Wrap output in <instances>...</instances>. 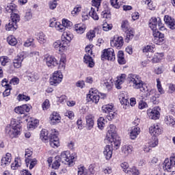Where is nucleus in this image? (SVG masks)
I'll return each instance as SVG.
<instances>
[{
	"label": "nucleus",
	"mask_w": 175,
	"mask_h": 175,
	"mask_svg": "<svg viewBox=\"0 0 175 175\" xmlns=\"http://www.w3.org/2000/svg\"><path fill=\"white\" fill-rule=\"evenodd\" d=\"M129 81L132 84L133 88L135 90H140L141 92H143L144 98H148L151 93L148 90L147 85L144 83V81L142 80L140 75L130 74L129 75Z\"/></svg>",
	"instance_id": "1"
},
{
	"label": "nucleus",
	"mask_w": 175,
	"mask_h": 175,
	"mask_svg": "<svg viewBox=\"0 0 175 175\" xmlns=\"http://www.w3.org/2000/svg\"><path fill=\"white\" fill-rule=\"evenodd\" d=\"M40 139L42 142L46 143L49 139V144L52 148H58L59 147V138H58V131H52L51 133L45 129L40 131Z\"/></svg>",
	"instance_id": "2"
},
{
	"label": "nucleus",
	"mask_w": 175,
	"mask_h": 175,
	"mask_svg": "<svg viewBox=\"0 0 175 175\" xmlns=\"http://www.w3.org/2000/svg\"><path fill=\"white\" fill-rule=\"evenodd\" d=\"M106 139L116 150L120 148L121 139H120V137L117 135V131H116V126L114 124L109 125V129L107 133Z\"/></svg>",
	"instance_id": "3"
},
{
	"label": "nucleus",
	"mask_w": 175,
	"mask_h": 175,
	"mask_svg": "<svg viewBox=\"0 0 175 175\" xmlns=\"http://www.w3.org/2000/svg\"><path fill=\"white\" fill-rule=\"evenodd\" d=\"M11 126L12 129H10L8 133V136L11 139H14V137H17L18 135L21 133V124L20 122L16 120V119H12L11 120Z\"/></svg>",
	"instance_id": "4"
},
{
	"label": "nucleus",
	"mask_w": 175,
	"mask_h": 175,
	"mask_svg": "<svg viewBox=\"0 0 175 175\" xmlns=\"http://www.w3.org/2000/svg\"><path fill=\"white\" fill-rule=\"evenodd\" d=\"M33 152L31 149H26L25 158V163L26 166L28 167L29 170H32L35 167V165L38 163V160L36 159H32V154Z\"/></svg>",
	"instance_id": "5"
},
{
	"label": "nucleus",
	"mask_w": 175,
	"mask_h": 175,
	"mask_svg": "<svg viewBox=\"0 0 175 175\" xmlns=\"http://www.w3.org/2000/svg\"><path fill=\"white\" fill-rule=\"evenodd\" d=\"M101 59L103 61L107 59V61L114 62V61H116V53H114V49H113V48L104 49L101 54Z\"/></svg>",
	"instance_id": "6"
},
{
	"label": "nucleus",
	"mask_w": 175,
	"mask_h": 175,
	"mask_svg": "<svg viewBox=\"0 0 175 175\" xmlns=\"http://www.w3.org/2000/svg\"><path fill=\"white\" fill-rule=\"evenodd\" d=\"M64 79V75H62V72L59 70L55 71L53 73L52 77L49 79V84L51 85H53L54 87H57L58 84H60V83L62 81V79Z\"/></svg>",
	"instance_id": "7"
},
{
	"label": "nucleus",
	"mask_w": 175,
	"mask_h": 175,
	"mask_svg": "<svg viewBox=\"0 0 175 175\" xmlns=\"http://www.w3.org/2000/svg\"><path fill=\"white\" fill-rule=\"evenodd\" d=\"M31 107H32L29 104H23L22 105L16 107L14 108V112L16 114L24 115L23 118L28 116L27 113L31 111Z\"/></svg>",
	"instance_id": "8"
},
{
	"label": "nucleus",
	"mask_w": 175,
	"mask_h": 175,
	"mask_svg": "<svg viewBox=\"0 0 175 175\" xmlns=\"http://www.w3.org/2000/svg\"><path fill=\"white\" fill-rule=\"evenodd\" d=\"M152 42L154 44H158L160 46L161 44H164L166 40H165V34L157 30V31H154L152 33Z\"/></svg>",
	"instance_id": "9"
},
{
	"label": "nucleus",
	"mask_w": 175,
	"mask_h": 175,
	"mask_svg": "<svg viewBox=\"0 0 175 175\" xmlns=\"http://www.w3.org/2000/svg\"><path fill=\"white\" fill-rule=\"evenodd\" d=\"M60 161H64L66 162L67 165L69 166H72L73 165V161H75V156L70 154V152L66 150L64 151L61 153L60 156Z\"/></svg>",
	"instance_id": "10"
},
{
	"label": "nucleus",
	"mask_w": 175,
	"mask_h": 175,
	"mask_svg": "<svg viewBox=\"0 0 175 175\" xmlns=\"http://www.w3.org/2000/svg\"><path fill=\"white\" fill-rule=\"evenodd\" d=\"M111 47H115L118 50H121L124 46V38L122 36H114L110 42Z\"/></svg>",
	"instance_id": "11"
},
{
	"label": "nucleus",
	"mask_w": 175,
	"mask_h": 175,
	"mask_svg": "<svg viewBox=\"0 0 175 175\" xmlns=\"http://www.w3.org/2000/svg\"><path fill=\"white\" fill-rule=\"evenodd\" d=\"M44 61L48 68H55V66H58V60L53 55L46 54L44 56Z\"/></svg>",
	"instance_id": "12"
},
{
	"label": "nucleus",
	"mask_w": 175,
	"mask_h": 175,
	"mask_svg": "<svg viewBox=\"0 0 175 175\" xmlns=\"http://www.w3.org/2000/svg\"><path fill=\"white\" fill-rule=\"evenodd\" d=\"M53 47L55 49V50H58L61 53H64L65 50L68 49V47H69V44L68 43V41H66L65 40L62 39L61 40H57L53 43Z\"/></svg>",
	"instance_id": "13"
},
{
	"label": "nucleus",
	"mask_w": 175,
	"mask_h": 175,
	"mask_svg": "<svg viewBox=\"0 0 175 175\" xmlns=\"http://www.w3.org/2000/svg\"><path fill=\"white\" fill-rule=\"evenodd\" d=\"M163 130H162V127L158 124V123L154 124L149 128V133L152 136H159V135H162Z\"/></svg>",
	"instance_id": "14"
},
{
	"label": "nucleus",
	"mask_w": 175,
	"mask_h": 175,
	"mask_svg": "<svg viewBox=\"0 0 175 175\" xmlns=\"http://www.w3.org/2000/svg\"><path fill=\"white\" fill-rule=\"evenodd\" d=\"M24 61V55L22 54L18 55L13 59L12 64L14 69H20L23 66V62Z\"/></svg>",
	"instance_id": "15"
},
{
	"label": "nucleus",
	"mask_w": 175,
	"mask_h": 175,
	"mask_svg": "<svg viewBox=\"0 0 175 175\" xmlns=\"http://www.w3.org/2000/svg\"><path fill=\"white\" fill-rule=\"evenodd\" d=\"M73 29L78 35H83L87 29V25L85 23H80L74 25Z\"/></svg>",
	"instance_id": "16"
},
{
	"label": "nucleus",
	"mask_w": 175,
	"mask_h": 175,
	"mask_svg": "<svg viewBox=\"0 0 175 175\" xmlns=\"http://www.w3.org/2000/svg\"><path fill=\"white\" fill-rule=\"evenodd\" d=\"M86 126L89 131H91L94 128L95 124V116L93 114L89 113L85 116Z\"/></svg>",
	"instance_id": "17"
},
{
	"label": "nucleus",
	"mask_w": 175,
	"mask_h": 175,
	"mask_svg": "<svg viewBox=\"0 0 175 175\" xmlns=\"http://www.w3.org/2000/svg\"><path fill=\"white\" fill-rule=\"evenodd\" d=\"M61 115L58 112L53 111L49 117L51 125H57V124H59V122H61Z\"/></svg>",
	"instance_id": "18"
},
{
	"label": "nucleus",
	"mask_w": 175,
	"mask_h": 175,
	"mask_svg": "<svg viewBox=\"0 0 175 175\" xmlns=\"http://www.w3.org/2000/svg\"><path fill=\"white\" fill-rule=\"evenodd\" d=\"M147 114L150 120H158L159 116H161L159 111L157 108L148 109Z\"/></svg>",
	"instance_id": "19"
},
{
	"label": "nucleus",
	"mask_w": 175,
	"mask_h": 175,
	"mask_svg": "<svg viewBox=\"0 0 175 175\" xmlns=\"http://www.w3.org/2000/svg\"><path fill=\"white\" fill-rule=\"evenodd\" d=\"M49 27L51 28H55L56 31H59V32H65V27H64L63 23L61 24L60 22L57 21H53L50 22Z\"/></svg>",
	"instance_id": "20"
},
{
	"label": "nucleus",
	"mask_w": 175,
	"mask_h": 175,
	"mask_svg": "<svg viewBox=\"0 0 175 175\" xmlns=\"http://www.w3.org/2000/svg\"><path fill=\"white\" fill-rule=\"evenodd\" d=\"M125 80H126V75L125 74H121L117 77V80L115 81V85L117 90H121L122 88L121 85L125 83Z\"/></svg>",
	"instance_id": "21"
},
{
	"label": "nucleus",
	"mask_w": 175,
	"mask_h": 175,
	"mask_svg": "<svg viewBox=\"0 0 175 175\" xmlns=\"http://www.w3.org/2000/svg\"><path fill=\"white\" fill-rule=\"evenodd\" d=\"M164 21H165L167 27H168V28H170V29H172V30L175 29L174 18H173L172 16H170L169 15H165L164 16Z\"/></svg>",
	"instance_id": "22"
},
{
	"label": "nucleus",
	"mask_w": 175,
	"mask_h": 175,
	"mask_svg": "<svg viewBox=\"0 0 175 175\" xmlns=\"http://www.w3.org/2000/svg\"><path fill=\"white\" fill-rule=\"evenodd\" d=\"M148 27L152 31V33L157 32V31H158V19L157 17L153 16L149 20Z\"/></svg>",
	"instance_id": "23"
},
{
	"label": "nucleus",
	"mask_w": 175,
	"mask_h": 175,
	"mask_svg": "<svg viewBox=\"0 0 175 175\" xmlns=\"http://www.w3.org/2000/svg\"><path fill=\"white\" fill-rule=\"evenodd\" d=\"M113 146L107 145L103 151L104 156L105 157V159L109 161V159H111V157H113Z\"/></svg>",
	"instance_id": "24"
},
{
	"label": "nucleus",
	"mask_w": 175,
	"mask_h": 175,
	"mask_svg": "<svg viewBox=\"0 0 175 175\" xmlns=\"http://www.w3.org/2000/svg\"><path fill=\"white\" fill-rule=\"evenodd\" d=\"M121 151L124 157H128L133 152V146H132V145H124L121 148Z\"/></svg>",
	"instance_id": "25"
},
{
	"label": "nucleus",
	"mask_w": 175,
	"mask_h": 175,
	"mask_svg": "<svg viewBox=\"0 0 175 175\" xmlns=\"http://www.w3.org/2000/svg\"><path fill=\"white\" fill-rule=\"evenodd\" d=\"M1 166H8V165H10V162H12V154L10 152H8L1 158Z\"/></svg>",
	"instance_id": "26"
},
{
	"label": "nucleus",
	"mask_w": 175,
	"mask_h": 175,
	"mask_svg": "<svg viewBox=\"0 0 175 175\" xmlns=\"http://www.w3.org/2000/svg\"><path fill=\"white\" fill-rule=\"evenodd\" d=\"M66 55H62L59 62L58 63V69L60 70H65L66 68Z\"/></svg>",
	"instance_id": "27"
},
{
	"label": "nucleus",
	"mask_w": 175,
	"mask_h": 175,
	"mask_svg": "<svg viewBox=\"0 0 175 175\" xmlns=\"http://www.w3.org/2000/svg\"><path fill=\"white\" fill-rule=\"evenodd\" d=\"M83 62L88 65V68H94V66H95V62H94L92 57H91V55H85L83 57Z\"/></svg>",
	"instance_id": "28"
},
{
	"label": "nucleus",
	"mask_w": 175,
	"mask_h": 175,
	"mask_svg": "<svg viewBox=\"0 0 175 175\" xmlns=\"http://www.w3.org/2000/svg\"><path fill=\"white\" fill-rule=\"evenodd\" d=\"M124 32L126 33L124 42L126 43H129V42H131V40L135 38V31L133 29H130L129 30H126Z\"/></svg>",
	"instance_id": "29"
},
{
	"label": "nucleus",
	"mask_w": 175,
	"mask_h": 175,
	"mask_svg": "<svg viewBox=\"0 0 175 175\" xmlns=\"http://www.w3.org/2000/svg\"><path fill=\"white\" fill-rule=\"evenodd\" d=\"M120 103L123 107L124 109H126V107H129V100L128 98L125 97V94L124 93L120 94Z\"/></svg>",
	"instance_id": "30"
},
{
	"label": "nucleus",
	"mask_w": 175,
	"mask_h": 175,
	"mask_svg": "<svg viewBox=\"0 0 175 175\" xmlns=\"http://www.w3.org/2000/svg\"><path fill=\"white\" fill-rule=\"evenodd\" d=\"M5 12H7V13H11V14H12V13H18V10H17V5L14 3L8 4L5 7Z\"/></svg>",
	"instance_id": "31"
},
{
	"label": "nucleus",
	"mask_w": 175,
	"mask_h": 175,
	"mask_svg": "<svg viewBox=\"0 0 175 175\" xmlns=\"http://www.w3.org/2000/svg\"><path fill=\"white\" fill-rule=\"evenodd\" d=\"M140 133L139 127H133L130 132V138L131 140H135L137 137V135Z\"/></svg>",
	"instance_id": "32"
},
{
	"label": "nucleus",
	"mask_w": 175,
	"mask_h": 175,
	"mask_svg": "<svg viewBox=\"0 0 175 175\" xmlns=\"http://www.w3.org/2000/svg\"><path fill=\"white\" fill-rule=\"evenodd\" d=\"M39 125V120L36 119H33L27 123V129L29 131H33L35 128H38Z\"/></svg>",
	"instance_id": "33"
},
{
	"label": "nucleus",
	"mask_w": 175,
	"mask_h": 175,
	"mask_svg": "<svg viewBox=\"0 0 175 175\" xmlns=\"http://www.w3.org/2000/svg\"><path fill=\"white\" fill-rule=\"evenodd\" d=\"M101 110L103 113L107 114L108 113H112L114 110V105L113 104H107L102 106Z\"/></svg>",
	"instance_id": "34"
},
{
	"label": "nucleus",
	"mask_w": 175,
	"mask_h": 175,
	"mask_svg": "<svg viewBox=\"0 0 175 175\" xmlns=\"http://www.w3.org/2000/svg\"><path fill=\"white\" fill-rule=\"evenodd\" d=\"M117 57L119 65H125L126 64V59H125V57L124 56L123 51H119Z\"/></svg>",
	"instance_id": "35"
},
{
	"label": "nucleus",
	"mask_w": 175,
	"mask_h": 175,
	"mask_svg": "<svg viewBox=\"0 0 175 175\" xmlns=\"http://www.w3.org/2000/svg\"><path fill=\"white\" fill-rule=\"evenodd\" d=\"M110 3L114 9H120L124 5V0H110Z\"/></svg>",
	"instance_id": "36"
},
{
	"label": "nucleus",
	"mask_w": 175,
	"mask_h": 175,
	"mask_svg": "<svg viewBox=\"0 0 175 175\" xmlns=\"http://www.w3.org/2000/svg\"><path fill=\"white\" fill-rule=\"evenodd\" d=\"M174 166L172 161H169V159H165L163 164V169L165 172H172V167Z\"/></svg>",
	"instance_id": "37"
},
{
	"label": "nucleus",
	"mask_w": 175,
	"mask_h": 175,
	"mask_svg": "<svg viewBox=\"0 0 175 175\" xmlns=\"http://www.w3.org/2000/svg\"><path fill=\"white\" fill-rule=\"evenodd\" d=\"M59 166H61V157L59 156H56L55 157V161L52 163V169L54 170H58L59 169Z\"/></svg>",
	"instance_id": "38"
},
{
	"label": "nucleus",
	"mask_w": 175,
	"mask_h": 175,
	"mask_svg": "<svg viewBox=\"0 0 175 175\" xmlns=\"http://www.w3.org/2000/svg\"><path fill=\"white\" fill-rule=\"evenodd\" d=\"M37 40L40 43V44H44L47 42V38L43 32H40L37 34Z\"/></svg>",
	"instance_id": "39"
},
{
	"label": "nucleus",
	"mask_w": 175,
	"mask_h": 175,
	"mask_svg": "<svg viewBox=\"0 0 175 175\" xmlns=\"http://www.w3.org/2000/svg\"><path fill=\"white\" fill-rule=\"evenodd\" d=\"M27 77L29 81H36V80H39V75L35 72H27Z\"/></svg>",
	"instance_id": "40"
},
{
	"label": "nucleus",
	"mask_w": 175,
	"mask_h": 175,
	"mask_svg": "<svg viewBox=\"0 0 175 175\" xmlns=\"http://www.w3.org/2000/svg\"><path fill=\"white\" fill-rule=\"evenodd\" d=\"M162 57H163V54L156 53L151 59L152 64H158L161 62Z\"/></svg>",
	"instance_id": "41"
},
{
	"label": "nucleus",
	"mask_w": 175,
	"mask_h": 175,
	"mask_svg": "<svg viewBox=\"0 0 175 175\" xmlns=\"http://www.w3.org/2000/svg\"><path fill=\"white\" fill-rule=\"evenodd\" d=\"M99 95V90L95 88H92L89 90V93L87 94L86 97H89L91 99V96H97Z\"/></svg>",
	"instance_id": "42"
},
{
	"label": "nucleus",
	"mask_w": 175,
	"mask_h": 175,
	"mask_svg": "<svg viewBox=\"0 0 175 175\" xmlns=\"http://www.w3.org/2000/svg\"><path fill=\"white\" fill-rule=\"evenodd\" d=\"M5 28L7 31H16L18 27L17 24L11 21L8 24L5 25Z\"/></svg>",
	"instance_id": "43"
},
{
	"label": "nucleus",
	"mask_w": 175,
	"mask_h": 175,
	"mask_svg": "<svg viewBox=\"0 0 175 175\" xmlns=\"http://www.w3.org/2000/svg\"><path fill=\"white\" fill-rule=\"evenodd\" d=\"M100 99V96H92L90 97H86L87 102L90 103H95V105H98L99 103V100Z\"/></svg>",
	"instance_id": "44"
},
{
	"label": "nucleus",
	"mask_w": 175,
	"mask_h": 175,
	"mask_svg": "<svg viewBox=\"0 0 175 175\" xmlns=\"http://www.w3.org/2000/svg\"><path fill=\"white\" fill-rule=\"evenodd\" d=\"M121 28H122V31H124V32L132 29L131 27V25H129V21H128V20H124L122 21Z\"/></svg>",
	"instance_id": "45"
},
{
	"label": "nucleus",
	"mask_w": 175,
	"mask_h": 175,
	"mask_svg": "<svg viewBox=\"0 0 175 175\" xmlns=\"http://www.w3.org/2000/svg\"><path fill=\"white\" fill-rule=\"evenodd\" d=\"M7 42L10 46H16L17 44V38L13 35H10L7 38Z\"/></svg>",
	"instance_id": "46"
},
{
	"label": "nucleus",
	"mask_w": 175,
	"mask_h": 175,
	"mask_svg": "<svg viewBox=\"0 0 175 175\" xmlns=\"http://www.w3.org/2000/svg\"><path fill=\"white\" fill-rule=\"evenodd\" d=\"M164 121L167 125H170L171 126H174L175 120L173 116H167L165 117Z\"/></svg>",
	"instance_id": "47"
},
{
	"label": "nucleus",
	"mask_w": 175,
	"mask_h": 175,
	"mask_svg": "<svg viewBox=\"0 0 175 175\" xmlns=\"http://www.w3.org/2000/svg\"><path fill=\"white\" fill-rule=\"evenodd\" d=\"M21 166V163L20 162V159L16 158L14 161L11 164V169L12 170H17L18 167Z\"/></svg>",
	"instance_id": "48"
},
{
	"label": "nucleus",
	"mask_w": 175,
	"mask_h": 175,
	"mask_svg": "<svg viewBox=\"0 0 175 175\" xmlns=\"http://www.w3.org/2000/svg\"><path fill=\"white\" fill-rule=\"evenodd\" d=\"M11 21L17 25V23L20 22V15L17 12H14L11 14L10 16Z\"/></svg>",
	"instance_id": "49"
},
{
	"label": "nucleus",
	"mask_w": 175,
	"mask_h": 175,
	"mask_svg": "<svg viewBox=\"0 0 175 175\" xmlns=\"http://www.w3.org/2000/svg\"><path fill=\"white\" fill-rule=\"evenodd\" d=\"M89 16L93 18V20L98 21L99 20V16L96 13V10L94 8H91L90 11L89 12Z\"/></svg>",
	"instance_id": "50"
},
{
	"label": "nucleus",
	"mask_w": 175,
	"mask_h": 175,
	"mask_svg": "<svg viewBox=\"0 0 175 175\" xmlns=\"http://www.w3.org/2000/svg\"><path fill=\"white\" fill-rule=\"evenodd\" d=\"M17 100H18V102H21V101L28 102V100H31V97L24 94H19L17 96Z\"/></svg>",
	"instance_id": "51"
},
{
	"label": "nucleus",
	"mask_w": 175,
	"mask_h": 175,
	"mask_svg": "<svg viewBox=\"0 0 175 175\" xmlns=\"http://www.w3.org/2000/svg\"><path fill=\"white\" fill-rule=\"evenodd\" d=\"M10 62V59L8 56H1L0 57V63L1 66H6Z\"/></svg>",
	"instance_id": "52"
},
{
	"label": "nucleus",
	"mask_w": 175,
	"mask_h": 175,
	"mask_svg": "<svg viewBox=\"0 0 175 175\" xmlns=\"http://www.w3.org/2000/svg\"><path fill=\"white\" fill-rule=\"evenodd\" d=\"M62 39L69 44L70 43V40H72V34L68 32H64L62 36Z\"/></svg>",
	"instance_id": "53"
},
{
	"label": "nucleus",
	"mask_w": 175,
	"mask_h": 175,
	"mask_svg": "<svg viewBox=\"0 0 175 175\" xmlns=\"http://www.w3.org/2000/svg\"><path fill=\"white\" fill-rule=\"evenodd\" d=\"M33 38H28L23 44V46H25V47H29V46H32V47H36V46L35 45V43L33 42Z\"/></svg>",
	"instance_id": "54"
},
{
	"label": "nucleus",
	"mask_w": 175,
	"mask_h": 175,
	"mask_svg": "<svg viewBox=\"0 0 175 175\" xmlns=\"http://www.w3.org/2000/svg\"><path fill=\"white\" fill-rule=\"evenodd\" d=\"M154 49H155V45H146L143 47L142 51L143 53H152L154 51Z\"/></svg>",
	"instance_id": "55"
},
{
	"label": "nucleus",
	"mask_w": 175,
	"mask_h": 175,
	"mask_svg": "<svg viewBox=\"0 0 175 175\" xmlns=\"http://www.w3.org/2000/svg\"><path fill=\"white\" fill-rule=\"evenodd\" d=\"M81 5H77L73 10L71 11V14L72 16H77V14H79V13H80V12H81Z\"/></svg>",
	"instance_id": "56"
},
{
	"label": "nucleus",
	"mask_w": 175,
	"mask_h": 175,
	"mask_svg": "<svg viewBox=\"0 0 175 175\" xmlns=\"http://www.w3.org/2000/svg\"><path fill=\"white\" fill-rule=\"evenodd\" d=\"M129 174L132 175H139L140 174V172L137 169L136 166H132L129 169Z\"/></svg>",
	"instance_id": "57"
},
{
	"label": "nucleus",
	"mask_w": 175,
	"mask_h": 175,
	"mask_svg": "<svg viewBox=\"0 0 175 175\" xmlns=\"http://www.w3.org/2000/svg\"><path fill=\"white\" fill-rule=\"evenodd\" d=\"M97 125L101 131L105 128V118L100 117L97 120Z\"/></svg>",
	"instance_id": "58"
},
{
	"label": "nucleus",
	"mask_w": 175,
	"mask_h": 175,
	"mask_svg": "<svg viewBox=\"0 0 175 175\" xmlns=\"http://www.w3.org/2000/svg\"><path fill=\"white\" fill-rule=\"evenodd\" d=\"M159 94H155L150 98V102L153 103V105H159Z\"/></svg>",
	"instance_id": "59"
},
{
	"label": "nucleus",
	"mask_w": 175,
	"mask_h": 175,
	"mask_svg": "<svg viewBox=\"0 0 175 175\" xmlns=\"http://www.w3.org/2000/svg\"><path fill=\"white\" fill-rule=\"evenodd\" d=\"M111 29H113V24H109L107 22L103 24V30L105 32H109V31H111Z\"/></svg>",
	"instance_id": "60"
},
{
	"label": "nucleus",
	"mask_w": 175,
	"mask_h": 175,
	"mask_svg": "<svg viewBox=\"0 0 175 175\" xmlns=\"http://www.w3.org/2000/svg\"><path fill=\"white\" fill-rule=\"evenodd\" d=\"M62 24L64 27V31L65 29H66V28H70V27L73 25V24L72 23V22H70V21L66 18L62 19Z\"/></svg>",
	"instance_id": "61"
},
{
	"label": "nucleus",
	"mask_w": 175,
	"mask_h": 175,
	"mask_svg": "<svg viewBox=\"0 0 175 175\" xmlns=\"http://www.w3.org/2000/svg\"><path fill=\"white\" fill-rule=\"evenodd\" d=\"M157 88L159 94H161V95L165 94V90H163V88H162V84L161 83L159 79H157Z\"/></svg>",
	"instance_id": "62"
},
{
	"label": "nucleus",
	"mask_w": 175,
	"mask_h": 175,
	"mask_svg": "<svg viewBox=\"0 0 175 175\" xmlns=\"http://www.w3.org/2000/svg\"><path fill=\"white\" fill-rule=\"evenodd\" d=\"M103 85L105 90H107V91H111L113 85L111 81H107L103 83Z\"/></svg>",
	"instance_id": "63"
},
{
	"label": "nucleus",
	"mask_w": 175,
	"mask_h": 175,
	"mask_svg": "<svg viewBox=\"0 0 175 175\" xmlns=\"http://www.w3.org/2000/svg\"><path fill=\"white\" fill-rule=\"evenodd\" d=\"M50 100L49 99H46L42 104V110L46 111L49 110V108L50 107Z\"/></svg>",
	"instance_id": "64"
}]
</instances>
